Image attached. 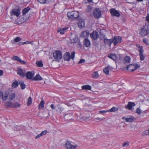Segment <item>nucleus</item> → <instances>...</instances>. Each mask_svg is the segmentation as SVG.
Here are the masks:
<instances>
[{"label":"nucleus","instance_id":"10","mask_svg":"<svg viewBox=\"0 0 149 149\" xmlns=\"http://www.w3.org/2000/svg\"><path fill=\"white\" fill-rule=\"evenodd\" d=\"M138 51L139 52L140 59L141 60H143L145 59V57L143 54L144 50L142 46L140 47L139 48Z\"/></svg>","mask_w":149,"mask_h":149},{"label":"nucleus","instance_id":"59","mask_svg":"<svg viewBox=\"0 0 149 149\" xmlns=\"http://www.w3.org/2000/svg\"><path fill=\"white\" fill-rule=\"evenodd\" d=\"M146 21L149 23V16H147L146 17Z\"/></svg>","mask_w":149,"mask_h":149},{"label":"nucleus","instance_id":"52","mask_svg":"<svg viewBox=\"0 0 149 149\" xmlns=\"http://www.w3.org/2000/svg\"><path fill=\"white\" fill-rule=\"evenodd\" d=\"M29 41H27V42H19V44L20 45H24V44H29Z\"/></svg>","mask_w":149,"mask_h":149},{"label":"nucleus","instance_id":"44","mask_svg":"<svg viewBox=\"0 0 149 149\" xmlns=\"http://www.w3.org/2000/svg\"><path fill=\"white\" fill-rule=\"evenodd\" d=\"M75 54V52H73L71 53V56H70V59L71 58L72 59H73L74 58V57Z\"/></svg>","mask_w":149,"mask_h":149},{"label":"nucleus","instance_id":"38","mask_svg":"<svg viewBox=\"0 0 149 149\" xmlns=\"http://www.w3.org/2000/svg\"><path fill=\"white\" fill-rule=\"evenodd\" d=\"M12 59L14 61H17L18 62H19L21 59L19 57L16 56H15L13 57L12 58Z\"/></svg>","mask_w":149,"mask_h":149},{"label":"nucleus","instance_id":"13","mask_svg":"<svg viewBox=\"0 0 149 149\" xmlns=\"http://www.w3.org/2000/svg\"><path fill=\"white\" fill-rule=\"evenodd\" d=\"M104 42L105 45H108L110 47L113 43V41L112 39H109L107 38L104 40Z\"/></svg>","mask_w":149,"mask_h":149},{"label":"nucleus","instance_id":"36","mask_svg":"<svg viewBox=\"0 0 149 149\" xmlns=\"http://www.w3.org/2000/svg\"><path fill=\"white\" fill-rule=\"evenodd\" d=\"M109 66H108V67L105 68L103 70L104 72L107 75L109 73Z\"/></svg>","mask_w":149,"mask_h":149},{"label":"nucleus","instance_id":"32","mask_svg":"<svg viewBox=\"0 0 149 149\" xmlns=\"http://www.w3.org/2000/svg\"><path fill=\"white\" fill-rule=\"evenodd\" d=\"M19 84L21 86V89H24L26 87V85L22 81H19Z\"/></svg>","mask_w":149,"mask_h":149},{"label":"nucleus","instance_id":"17","mask_svg":"<svg viewBox=\"0 0 149 149\" xmlns=\"http://www.w3.org/2000/svg\"><path fill=\"white\" fill-rule=\"evenodd\" d=\"M64 59L66 61H69L70 59V55L69 52L65 53L63 56Z\"/></svg>","mask_w":149,"mask_h":149},{"label":"nucleus","instance_id":"64","mask_svg":"<svg viewBox=\"0 0 149 149\" xmlns=\"http://www.w3.org/2000/svg\"><path fill=\"white\" fill-rule=\"evenodd\" d=\"M31 42L29 41V43H31Z\"/></svg>","mask_w":149,"mask_h":149},{"label":"nucleus","instance_id":"20","mask_svg":"<svg viewBox=\"0 0 149 149\" xmlns=\"http://www.w3.org/2000/svg\"><path fill=\"white\" fill-rule=\"evenodd\" d=\"M25 76L28 79H32V77L33 76V74L32 72H27Z\"/></svg>","mask_w":149,"mask_h":149},{"label":"nucleus","instance_id":"60","mask_svg":"<svg viewBox=\"0 0 149 149\" xmlns=\"http://www.w3.org/2000/svg\"><path fill=\"white\" fill-rule=\"evenodd\" d=\"M3 93L2 92L0 91V98H1L3 96Z\"/></svg>","mask_w":149,"mask_h":149},{"label":"nucleus","instance_id":"11","mask_svg":"<svg viewBox=\"0 0 149 149\" xmlns=\"http://www.w3.org/2000/svg\"><path fill=\"white\" fill-rule=\"evenodd\" d=\"M17 73L21 77H24L26 75V70L24 69L19 68L17 70Z\"/></svg>","mask_w":149,"mask_h":149},{"label":"nucleus","instance_id":"63","mask_svg":"<svg viewBox=\"0 0 149 149\" xmlns=\"http://www.w3.org/2000/svg\"><path fill=\"white\" fill-rule=\"evenodd\" d=\"M138 2H141L143 1V0H137Z\"/></svg>","mask_w":149,"mask_h":149},{"label":"nucleus","instance_id":"9","mask_svg":"<svg viewBox=\"0 0 149 149\" xmlns=\"http://www.w3.org/2000/svg\"><path fill=\"white\" fill-rule=\"evenodd\" d=\"M121 38L118 36H115L112 39L113 43L114 45H116L120 43L121 42Z\"/></svg>","mask_w":149,"mask_h":149},{"label":"nucleus","instance_id":"54","mask_svg":"<svg viewBox=\"0 0 149 149\" xmlns=\"http://www.w3.org/2000/svg\"><path fill=\"white\" fill-rule=\"evenodd\" d=\"M85 62V60L84 59H81L79 62V63H84Z\"/></svg>","mask_w":149,"mask_h":149},{"label":"nucleus","instance_id":"28","mask_svg":"<svg viewBox=\"0 0 149 149\" xmlns=\"http://www.w3.org/2000/svg\"><path fill=\"white\" fill-rule=\"evenodd\" d=\"M92 76L93 78L95 79L98 78L99 77L98 72H94L92 74Z\"/></svg>","mask_w":149,"mask_h":149},{"label":"nucleus","instance_id":"34","mask_svg":"<svg viewBox=\"0 0 149 149\" xmlns=\"http://www.w3.org/2000/svg\"><path fill=\"white\" fill-rule=\"evenodd\" d=\"M36 64L39 67H41L43 66L42 63L41 61H37L36 62Z\"/></svg>","mask_w":149,"mask_h":149},{"label":"nucleus","instance_id":"15","mask_svg":"<svg viewBox=\"0 0 149 149\" xmlns=\"http://www.w3.org/2000/svg\"><path fill=\"white\" fill-rule=\"evenodd\" d=\"M9 92L8 91H6L5 92V93L4 94V95L3 94V96L1 98L2 101L3 102H4L7 100L8 96L9 95Z\"/></svg>","mask_w":149,"mask_h":149},{"label":"nucleus","instance_id":"5","mask_svg":"<svg viewBox=\"0 0 149 149\" xmlns=\"http://www.w3.org/2000/svg\"><path fill=\"white\" fill-rule=\"evenodd\" d=\"M139 65L136 64H133L129 65L127 67V70L129 71L133 72L139 68Z\"/></svg>","mask_w":149,"mask_h":149},{"label":"nucleus","instance_id":"55","mask_svg":"<svg viewBox=\"0 0 149 149\" xmlns=\"http://www.w3.org/2000/svg\"><path fill=\"white\" fill-rule=\"evenodd\" d=\"M95 119H96V120H104V118H98V117H97V118H95Z\"/></svg>","mask_w":149,"mask_h":149},{"label":"nucleus","instance_id":"37","mask_svg":"<svg viewBox=\"0 0 149 149\" xmlns=\"http://www.w3.org/2000/svg\"><path fill=\"white\" fill-rule=\"evenodd\" d=\"M40 3L42 4L48 3L50 0H37Z\"/></svg>","mask_w":149,"mask_h":149},{"label":"nucleus","instance_id":"3","mask_svg":"<svg viewBox=\"0 0 149 149\" xmlns=\"http://www.w3.org/2000/svg\"><path fill=\"white\" fill-rule=\"evenodd\" d=\"M53 56L56 61H59L62 58V53L60 50H56L53 53Z\"/></svg>","mask_w":149,"mask_h":149},{"label":"nucleus","instance_id":"58","mask_svg":"<svg viewBox=\"0 0 149 149\" xmlns=\"http://www.w3.org/2000/svg\"><path fill=\"white\" fill-rule=\"evenodd\" d=\"M50 107L53 109H55L54 105L53 104H52L50 105Z\"/></svg>","mask_w":149,"mask_h":149},{"label":"nucleus","instance_id":"45","mask_svg":"<svg viewBox=\"0 0 149 149\" xmlns=\"http://www.w3.org/2000/svg\"><path fill=\"white\" fill-rule=\"evenodd\" d=\"M21 40V38L19 37H17L15 39V41L16 42H19Z\"/></svg>","mask_w":149,"mask_h":149},{"label":"nucleus","instance_id":"22","mask_svg":"<svg viewBox=\"0 0 149 149\" xmlns=\"http://www.w3.org/2000/svg\"><path fill=\"white\" fill-rule=\"evenodd\" d=\"M93 7L92 5H89L87 6L85 12L89 13L91 12L93 10Z\"/></svg>","mask_w":149,"mask_h":149},{"label":"nucleus","instance_id":"12","mask_svg":"<svg viewBox=\"0 0 149 149\" xmlns=\"http://www.w3.org/2000/svg\"><path fill=\"white\" fill-rule=\"evenodd\" d=\"M90 36L92 39L96 40L99 38V36L96 31H93L90 34Z\"/></svg>","mask_w":149,"mask_h":149},{"label":"nucleus","instance_id":"6","mask_svg":"<svg viewBox=\"0 0 149 149\" xmlns=\"http://www.w3.org/2000/svg\"><path fill=\"white\" fill-rule=\"evenodd\" d=\"M21 9L19 8H14L12 9L10 13L11 16H15L18 17L20 14Z\"/></svg>","mask_w":149,"mask_h":149},{"label":"nucleus","instance_id":"49","mask_svg":"<svg viewBox=\"0 0 149 149\" xmlns=\"http://www.w3.org/2000/svg\"><path fill=\"white\" fill-rule=\"evenodd\" d=\"M107 112H109V111L108 110L107 111H105V110H101L100 111H99V113H100L103 114L105 113H106Z\"/></svg>","mask_w":149,"mask_h":149},{"label":"nucleus","instance_id":"16","mask_svg":"<svg viewBox=\"0 0 149 149\" xmlns=\"http://www.w3.org/2000/svg\"><path fill=\"white\" fill-rule=\"evenodd\" d=\"M135 105V104L134 103L129 102L128 104L125 106V108L130 110Z\"/></svg>","mask_w":149,"mask_h":149},{"label":"nucleus","instance_id":"40","mask_svg":"<svg viewBox=\"0 0 149 149\" xmlns=\"http://www.w3.org/2000/svg\"><path fill=\"white\" fill-rule=\"evenodd\" d=\"M32 100L31 98V97H29L28 98V101L27 102V105L28 106L30 105L32 103Z\"/></svg>","mask_w":149,"mask_h":149},{"label":"nucleus","instance_id":"39","mask_svg":"<svg viewBox=\"0 0 149 149\" xmlns=\"http://www.w3.org/2000/svg\"><path fill=\"white\" fill-rule=\"evenodd\" d=\"M20 104L17 102H15L13 104V107L18 108L20 106Z\"/></svg>","mask_w":149,"mask_h":149},{"label":"nucleus","instance_id":"42","mask_svg":"<svg viewBox=\"0 0 149 149\" xmlns=\"http://www.w3.org/2000/svg\"><path fill=\"white\" fill-rule=\"evenodd\" d=\"M107 38V37L105 36L103 34H101L100 37V40H103V39H104Z\"/></svg>","mask_w":149,"mask_h":149},{"label":"nucleus","instance_id":"25","mask_svg":"<svg viewBox=\"0 0 149 149\" xmlns=\"http://www.w3.org/2000/svg\"><path fill=\"white\" fill-rule=\"evenodd\" d=\"M108 57L114 61H115L117 58L116 55L115 54H109L108 55Z\"/></svg>","mask_w":149,"mask_h":149},{"label":"nucleus","instance_id":"43","mask_svg":"<svg viewBox=\"0 0 149 149\" xmlns=\"http://www.w3.org/2000/svg\"><path fill=\"white\" fill-rule=\"evenodd\" d=\"M76 46L78 48L81 49L82 47V45L80 42H78L77 43Z\"/></svg>","mask_w":149,"mask_h":149},{"label":"nucleus","instance_id":"7","mask_svg":"<svg viewBox=\"0 0 149 149\" xmlns=\"http://www.w3.org/2000/svg\"><path fill=\"white\" fill-rule=\"evenodd\" d=\"M70 141H67L66 142L65 146L66 149H75L77 146V145H73L71 144Z\"/></svg>","mask_w":149,"mask_h":149},{"label":"nucleus","instance_id":"30","mask_svg":"<svg viewBox=\"0 0 149 149\" xmlns=\"http://www.w3.org/2000/svg\"><path fill=\"white\" fill-rule=\"evenodd\" d=\"M19 83L17 81L14 82L12 84V87L14 88H16L18 86Z\"/></svg>","mask_w":149,"mask_h":149},{"label":"nucleus","instance_id":"8","mask_svg":"<svg viewBox=\"0 0 149 149\" xmlns=\"http://www.w3.org/2000/svg\"><path fill=\"white\" fill-rule=\"evenodd\" d=\"M109 11L112 16L118 17H119L120 15V14L118 11L114 8H112Z\"/></svg>","mask_w":149,"mask_h":149},{"label":"nucleus","instance_id":"27","mask_svg":"<svg viewBox=\"0 0 149 149\" xmlns=\"http://www.w3.org/2000/svg\"><path fill=\"white\" fill-rule=\"evenodd\" d=\"M81 88L83 90H90L91 89V86L89 85H86L82 86Z\"/></svg>","mask_w":149,"mask_h":149},{"label":"nucleus","instance_id":"31","mask_svg":"<svg viewBox=\"0 0 149 149\" xmlns=\"http://www.w3.org/2000/svg\"><path fill=\"white\" fill-rule=\"evenodd\" d=\"M45 104V103L43 100H42L40 102L39 105V109H42L44 107Z\"/></svg>","mask_w":149,"mask_h":149},{"label":"nucleus","instance_id":"21","mask_svg":"<svg viewBox=\"0 0 149 149\" xmlns=\"http://www.w3.org/2000/svg\"><path fill=\"white\" fill-rule=\"evenodd\" d=\"M4 105L7 108L13 107V104L10 101H7L5 103Z\"/></svg>","mask_w":149,"mask_h":149},{"label":"nucleus","instance_id":"53","mask_svg":"<svg viewBox=\"0 0 149 149\" xmlns=\"http://www.w3.org/2000/svg\"><path fill=\"white\" fill-rule=\"evenodd\" d=\"M20 63L23 64H26V62L23 60H22L21 59L20 60L19 62Z\"/></svg>","mask_w":149,"mask_h":149},{"label":"nucleus","instance_id":"14","mask_svg":"<svg viewBox=\"0 0 149 149\" xmlns=\"http://www.w3.org/2000/svg\"><path fill=\"white\" fill-rule=\"evenodd\" d=\"M89 34L90 33L88 31H85L82 32L80 35V37L83 38L88 37Z\"/></svg>","mask_w":149,"mask_h":149},{"label":"nucleus","instance_id":"47","mask_svg":"<svg viewBox=\"0 0 149 149\" xmlns=\"http://www.w3.org/2000/svg\"><path fill=\"white\" fill-rule=\"evenodd\" d=\"M129 145V143L128 142H125L123 144V146L124 147L126 146H128Z\"/></svg>","mask_w":149,"mask_h":149},{"label":"nucleus","instance_id":"46","mask_svg":"<svg viewBox=\"0 0 149 149\" xmlns=\"http://www.w3.org/2000/svg\"><path fill=\"white\" fill-rule=\"evenodd\" d=\"M47 132V130L42 131L40 133L42 136L45 135Z\"/></svg>","mask_w":149,"mask_h":149},{"label":"nucleus","instance_id":"56","mask_svg":"<svg viewBox=\"0 0 149 149\" xmlns=\"http://www.w3.org/2000/svg\"><path fill=\"white\" fill-rule=\"evenodd\" d=\"M143 41L144 43H145L146 44H148V40L146 39H144L143 40Z\"/></svg>","mask_w":149,"mask_h":149},{"label":"nucleus","instance_id":"51","mask_svg":"<svg viewBox=\"0 0 149 149\" xmlns=\"http://www.w3.org/2000/svg\"><path fill=\"white\" fill-rule=\"evenodd\" d=\"M148 134H149V133L148 132V130L145 131V132H143V135H147Z\"/></svg>","mask_w":149,"mask_h":149},{"label":"nucleus","instance_id":"50","mask_svg":"<svg viewBox=\"0 0 149 149\" xmlns=\"http://www.w3.org/2000/svg\"><path fill=\"white\" fill-rule=\"evenodd\" d=\"M78 25L79 26H80L81 25V28L82 27L84 26V22L83 21H82L81 23H79Z\"/></svg>","mask_w":149,"mask_h":149},{"label":"nucleus","instance_id":"24","mask_svg":"<svg viewBox=\"0 0 149 149\" xmlns=\"http://www.w3.org/2000/svg\"><path fill=\"white\" fill-rule=\"evenodd\" d=\"M31 9L29 7H27L24 8L22 10V15H25L26 13H27Z\"/></svg>","mask_w":149,"mask_h":149},{"label":"nucleus","instance_id":"4","mask_svg":"<svg viewBox=\"0 0 149 149\" xmlns=\"http://www.w3.org/2000/svg\"><path fill=\"white\" fill-rule=\"evenodd\" d=\"M101 12L99 8H95L93 12V16L96 19L100 18L101 15Z\"/></svg>","mask_w":149,"mask_h":149},{"label":"nucleus","instance_id":"29","mask_svg":"<svg viewBox=\"0 0 149 149\" xmlns=\"http://www.w3.org/2000/svg\"><path fill=\"white\" fill-rule=\"evenodd\" d=\"M124 60L125 63H129L130 61V58L129 56H126L125 57Z\"/></svg>","mask_w":149,"mask_h":149},{"label":"nucleus","instance_id":"18","mask_svg":"<svg viewBox=\"0 0 149 149\" xmlns=\"http://www.w3.org/2000/svg\"><path fill=\"white\" fill-rule=\"evenodd\" d=\"M123 120H125L126 122H131L134 120L135 118L133 116H131L128 118H126L125 117L122 118Z\"/></svg>","mask_w":149,"mask_h":149},{"label":"nucleus","instance_id":"2","mask_svg":"<svg viewBox=\"0 0 149 149\" xmlns=\"http://www.w3.org/2000/svg\"><path fill=\"white\" fill-rule=\"evenodd\" d=\"M67 15L69 19L74 20L79 17V14L77 11H72L68 12Z\"/></svg>","mask_w":149,"mask_h":149},{"label":"nucleus","instance_id":"26","mask_svg":"<svg viewBox=\"0 0 149 149\" xmlns=\"http://www.w3.org/2000/svg\"><path fill=\"white\" fill-rule=\"evenodd\" d=\"M68 29V27H65L62 28H61L59 29L58 32H60L61 34H64L66 31V30Z\"/></svg>","mask_w":149,"mask_h":149},{"label":"nucleus","instance_id":"61","mask_svg":"<svg viewBox=\"0 0 149 149\" xmlns=\"http://www.w3.org/2000/svg\"><path fill=\"white\" fill-rule=\"evenodd\" d=\"M3 70H0V76L2 75L3 74Z\"/></svg>","mask_w":149,"mask_h":149},{"label":"nucleus","instance_id":"23","mask_svg":"<svg viewBox=\"0 0 149 149\" xmlns=\"http://www.w3.org/2000/svg\"><path fill=\"white\" fill-rule=\"evenodd\" d=\"M43 79L38 74H37L36 76L33 78L32 80L34 81H40L42 80Z\"/></svg>","mask_w":149,"mask_h":149},{"label":"nucleus","instance_id":"48","mask_svg":"<svg viewBox=\"0 0 149 149\" xmlns=\"http://www.w3.org/2000/svg\"><path fill=\"white\" fill-rule=\"evenodd\" d=\"M136 112L137 113L139 114L141 113V111L139 108H137L136 110Z\"/></svg>","mask_w":149,"mask_h":149},{"label":"nucleus","instance_id":"62","mask_svg":"<svg viewBox=\"0 0 149 149\" xmlns=\"http://www.w3.org/2000/svg\"><path fill=\"white\" fill-rule=\"evenodd\" d=\"M93 0H87L88 2L89 3H91L93 2Z\"/></svg>","mask_w":149,"mask_h":149},{"label":"nucleus","instance_id":"57","mask_svg":"<svg viewBox=\"0 0 149 149\" xmlns=\"http://www.w3.org/2000/svg\"><path fill=\"white\" fill-rule=\"evenodd\" d=\"M42 135H41V134L40 133V134L38 135H37L36 137H35V139H38V138H39L40 136H42Z\"/></svg>","mask_w":149,"mask_h":149},{"label":"nucleus","instance_id":"1","mask_svg":"<svg viewBox=\"0 0 149 149\" xmlns=\"http://www.w3.org/2000/svg\"><path fill=\"white\" fill-rule=\"evenodd\" d=\"M139 33L141 36H145L149 33V24H146L141 29Z\"/></svg>","mask_w":149,"mask_h":149},{"label":"nucleus","instance_id":"41","mask_svg":"<svg viewBox=\"0 0 149 149\" xmlns=\"http://www.w3.org/2000/svg\"><path fill=\"white\" fill-rule=\"evenodd\" d=\"M57 106L58 109L59 110L60 112H61L63 111V108L60 106V104H57Z\"/></svg>","mask_w":149,"mask_h":149},{"label":"nucleus","instance_id":"33","mask_svg":"<svg viewBox=\"0 0 149 149\" xmlns=\"http://www.w3.org/2000/svg\"><path fill=\"white\" fill-rule=\"evenodd\" d=\"M15 97V93H11L9 96V99L12 100L14 99Z\"/></svg>","mask_w":149,"mask_h":149},{"label":"nucleus","instance_id":"19","mask_svg":"<svg viewBox=\"0 0 149 149\" xmlns=\"http://www.w3.org/2000/svg\"><path fill=\"white\" fill-rule=\"evenodd\" d=\"M83 44L86 47H88L91 45L90 41L87 38L85 39L83 41Z\"/></svg>","mask_w":149,"mask_h":149},{"label":"nucleus","instance_id":"35","mask_svg":"<svg viewBox=\"0 0 149 149\" xmlns=\"http://www.w3.org/2000/svg\"><path fill=\"white\" fill-rule=\"evenodd\" d=\"M118 109V108L116 107H113L111 108L110 109L108 110L109 112H115L117 111Z\"/></svg>","mask_w":149,"mask_h":149}]
</instances>
